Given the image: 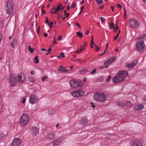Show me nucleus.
I'll use <instances>...</instances> for the list:
<instances>
[{
    "label": "nucleus",
    "mask_w": 146,
    "mask_h": 146,
    "mask_svg": "<svg viewBox=\"0 0 146 146\" xmlns=\"http://www.w3.org/2000/svg\"><path fill=\"white\" fill-rule=\"evenodd\" d=\"M129 74L127 71H122L119 72L118 74L113 78V81L115 83L122 81L125 79Z\"/></svg>",
    "instance_id": "f257e3e1"
},
{
    "label": "nucleus",
    "mask_w": 146,
    "mask_h": 146,
    "mask_svg": "<svg viewBox=\"0 0 146 146\" xmlns=\"http://www.w3.org/2000/svg\"><path fill=\"white\" fill-rule=\"evenodd\" d=\"M94 99L96 101L102 102H104L106 100V96L103 93H96L94 96Z\"/></svg>",
    "instance_id": "f03ea898"
},
{
    "label": "nucleus",
    "mask_w": 146,
    "mask_h": 146,
    "mask_svg": "<svg viewBox=\"0 0 146 146\" xmlns=\"http://www.w3.org/2000/svg\"><path fill=\"white\" fill-rule=\"evenodd\" d=\"M84 92L80 89L73 91L71 93V95L74 97H82L84 95Z\"/></svg>",
    "instance_id": "7ed1b4c3"
},
{
    "label": "nucleus",
    "mask_w": 146,
    "mask_h": 146,
    "mask_svg": "<svg viewBox=\"0 0 146 146\" xmlns=\"http://www.w3.org/2000/svg\"><path fill=\"white\" fill-rule=\"evenodd\" d=\"M130 27L136 29L139 27V23L137 20L134 19H131L129 23Z\"/></svg>",
    "instance_id": "20e7f679"
},
{
    "label": "nucleus",
    "mask_w": 146,
    "mask_h": 146,
    "mask_svg": "<svg viewBox=\"0 0 146 146\" xmlns=\"http://www.w3.org/2000/svg\"><path fill=\"white\" fill-rule=\"evenodd\" d=\"M16 78L14 74H11L9 78V81L10 84L11 86H16L18 83Z\"/></svg>",
    "instance_id": "39448f33"
},
{
    "label": "nucleus",
    "mask_w": 146,
    "mask_h": 146,
    "mask_svg": "<svg viewBox=\"0 0 146 146\" xmlns=\"http://www.w3.org/2000/svg\"><path fill=\"white\" fill-rule=\"evenodd\" d=\"M13 7V5L12 2L10 1H8L5 8L7 13L8 14L11 13L12 11Z\"/></svg>",
    "instance_id": "423d86ee"
},
{
    "label": "nucleus",
    "mask_w": 146,
    "mask_h": 146,
    "mask_svg": "<svg viewBox=\"0 0 146 146\" xmlns=\"http://www.w3.org/2000/svg\"><path fill=\"white\" fill-rule=\"evenodd\" d=\"M29 120V116L27 114H23L21 116L20 122L22 124L25 125L27 124Z\"/></svg>",
    "instance_id": "0eeeda50"
},
{
    "label": "nucleus",
    "mask_w": 146,
    "mask_h": 146,
    "mask_svg": "<svg viewBox=\"0 0 146 146\" xmlns=\"http://www.w3.org/2000/svg\"><path fill=\"white\" fill-rule=\"evenodd\" d=\"M145 44L144 42L141 41L139 42L137 44V50L139 51H142L144 48Z\"/></svg>",
    "instance_id": "6e6552de"
},
{
    "label": "nucleus",
    "mask_w": 146,
    "mask_h": 146,
    "mask_svg": "<svg viewBox=\"0 0 146 146\" xmlns=\"http://www.w3.org/2000/svg\"><path fill=\"white\" fill-rule=\"evenodd\" d=\"M64 9L63 7H57L56 8L52 7V8L51 9L50 12V13L52 14H56L58 13V11L62 10Z\"/></svg>",
    "instance_id": "1a4fd4ad"
},
{
    "label": "nucleus",
    "mask_w": 146,
    "mask_h": 146,
    "mask_svg": "<svg viewBox=\"0 0 146 146\" xmlns=\"http://www.w3.org/2000/svg\"><path fill=\"white\" fill-rule=\"evenodd\" d=\"M21 141L19 138L15 139L12 142L11 146H19L21 144Z\"/></svg>",
    "instance_id": "9d476101"
},
{
    "label": "nucleus",
    "mask_w": 146,
    "mask_h": 146,
    "mask_svg": "<svg viewBox=\"0 0 146 146\" xmlns=\"http://www.w3.org/2000/svg\"><path fill=\"white\" fill-rule=\"evenodd\" d=\"M38 100V99L37 98L35 95H32L30 97L29 101L32 104H34Z\"/></svg>",
    "instance_id": "9b49d317"
},
{
    "label": "nucleus",
    "mask_w": 146,
    "mask_h": 146,
    "mask_svg": "<svg viewBox=\"0 0 146 146\" xmlns=\"http://www.w3.org/2000/svg\"><path fill=\"white\" fill-rule=\"evenodd\" d=\"M16 78L17 81L19 83H23L25 80V78L24 76H22L21 73L18 74Z\"/></svg>",
    "instance_id": "f8f14e48"
},
{
    "label": "nucleus",
    "mask_w": 146,
    "mask_h": 146,
    "mask_svg": "<svg viewBox=\"0 0 146 146\" xmlns=\"http://www.w3.org/2000/svg\"><path fill=\"white\" fill-rule=\"evenodd\" d=\"M137 62V60H134L132 63H127L126 65V66L128 68H132L136 64Z\"/></svg>",
    "instance_id": "ddd939ff"
},
{
    "label": "nucleus",
    "mask_w": 146,
    "mask_h": 146,
    "mask_svg": "<svg viewBox=\"0 0 146 146\" xmlns=\"http://www.w3.org/2000/svg\"><path fill=\"white\" fill-rule=\"evenodd\" d=\"M31 130L32 134L34 135H35L38 133V129L36 127H32Z\"/></svg>",
    "instance_id": "4468645a"
},
{
    "label": "nucleus",
    "mask_w": 146,
    "mask_h": 146,
    "mask_svg": "<svg viewBox=\"0 0 146 146\" xmlns=\"http://www.w3.org/2000/svg\"><path fill=\"white\" fill-rule=\"evenodd\" d=\"M142 143L140 141L135 140L131 142V146H142Z\"/></svg>",
    "instance_id": "2eb2a0df"
},
{
    "label": "nucleus",
    "mask_w": 146,
    "mask_h": 146,
    "mask_svg": "<svg viewBox=\"0 0 146 146\" xmlns=\"http://www.w3.org/2000/svg\"><path fill=\"white\" fill-rule=\"evenodd\" d=\"M77 80L74 81V80H71L70 82V84L71 87L72 88H76V84L77 83Z\"/></svg>",
    "instance_id": "dca6fc26"
},
{
    "label": "nucleus",
    "mask_w": 146,
    "mask_h": 146,
    "mask_svg": "<svg viewBox=\"0 0 146 146\" xmlns=\"http://www.w3.org/2000/svg\"><path fill=\"white\" fill-rule=\"evenodd\" d=\"M116 59V57L115 56L111 57L110 59L104 62V64L106 65H108V64L111 63L113 61L115 60Z\"/></svg>",
    "instance_id": "f3484780"
},
{
    "label": "nucleus",
    "mask_w": 146,
    "mask_h": 146,
    "mask_svg": "<svg viewBox=\"0 0 146 146\" xmlns=\"http://www.w3.org/2000/svg\"><path fill=\"white\" fill-rule=\"evenodd\" d=\"M144 108L143 105L142 104H139L135 106L134 108L135 110H143Z\"/></svg>",
    "instance_id": "a211bd4d"
},
{
    "label": "nucleus",
    "mask_w": 146,
    "mask_h": 146,
    "mask_svg": "<svg viewBox=\"0 0 146 146\" xmlns=\"http://www.w3.org/2000/svg\"><path fill=\"white\" fill-rule=\"evenodd\" d=\"M46 136L48 139H52L54 138L55 135L53 133L51 132L48 134Z\"/></svg>",
    "instance_id": "6ab92c4d"
},
{
    "label": "nucleus",
    "mask_w": 146,
    "mask_h": 146,
    "mask_svg": "<svg viewBox=\"0 0 146 146\" xmlns=\"http://www.w3.org/2000/svg\"><path fill=\"white\" fill-rule=\"evenodd\" d=\"M59 71L61 73H64L65 72H68V70H66L65 67H63L62 66H60L58 68Z\"/></svg>",
    "instance_id": "aec40b11"
},
{
    "label": "nucleus",
    "mask_w": 146,
    "mask_h": 146,
    "mask_svg": "<svg viewBox=\"0 0 146 146\" xmlns=\"http://www.w3.org/2000/svg\"><path fill=\"white\" fill-rule=\"evenodd\" d=\"M17 43V40L16 38H14L12 40L11 44V46L13 48H14L15 47V44Z\"/></svg>",
    "instance_id": "412c9836"
},
{
    "label": "nucleus",
    "mask_w": 146,
    "mask_h": 146,
    "mask_svg": "<svg viewBox=\"0 0 146 146\" xmlns=\"http://www.w3.org/2000/svg\"><path fill=\"white\" fill-rule=\"evenodd\" d=\"M80 122L82 124H86L88 122L87 117H84L82 118L80 120Z\"/></svg>",
    "instance_id": "4be33fe9"
},
{
    "label": "nucleus",
    "mask_w": 146,
    "mask_h": 146,
    "mask_svg": "<svg viewBox=\"0 0 146 146\" xmlns=\"http://www.w3.org/2000/svg\"><path fill=\"white\" fill-rule=\"evenodd\" d=\"M61 143V141L58 139L54 141L53 142L52 144L54 146H55L58 145L60 144Z\"/></svg>",
    "instance_id": "5701e85b"
},
{
    "label": "nucleus",
    "mask_w": 146,
    "mask_h": 146,
    "mask_svg": "<svg viewBox=\"0 0 146 146\" xmlns=\"http://www.w3.org/2000/svg\"><path fill=\"white\" fill-rule=\"evenodd\" d=\"M88 72V70L86 68L83 69L79 71L80 73L82 74H84Z\"/></svg>",
    "instance_id": "b1692460"
},
{
    "label": "nucleus",
    "mask_w": 146,
    "mask_h": 146,
    "mask_svg": "<svg viewBox=\"0 0 146 146\" xmlns=\"http://www.w3.org/2000/svg\"><path fill=\"white\" fill-rule=\"evenodd\" d=\"M83 85V83L81 81L77 80V83L76 84V88L79 87L80 88Z\"/></svg>",
    "instance_id": "393cba45"
},
{
    "label": "nucleus",
    "mask_w": 146,
    "mask_h": 146,
    "mask_svg": "<svg viewBox=\"0 0 146 146\" xmlns=\"http://www.w3.org/2000/svg\"><path fill=\"white\" fill-rule=\"evenodd\" d=\"M76 35L80 38H82L83 37L82 33L80 32H76Z\"/></svg>",
    "instance_id": "a878e982"
},
{
    "label": "nucleus",
    "mask_w": 146,
    "mask_h": 146,
    "mask_svg": "<svg viewBox=\"0 0 146 146\" xmlns=\"http://www.w3.org/2000/svg\"><path fill=\"white\" fill-rule=\"evenodd\" d=\"M34 62L36 63H38L39 62V60H38V56H36L34 58Z\"/></svg>",
    "instance_id": "bb28decb"
},
{
    "label": "nucleus",
    "mask_w": 146,
    "mask_h": 146,
    "mask_svg": "<svg viewBox=\"0 0 146 146\" xmlns=\"http://www.w3.org/2000/svg\"><path fill=\"white\" fill-rule=\"evenodd\" d=\"M28 50L31 53H32L34 52V48H31V46L30 45H29L28 46Z\"/></svg>",
    "instance_id": "cd10ccee"
},
{
    "label": "nucleus",
    "mask_w": 146,
    "mask_h": 146,
    "mask_svg": "<svg viewBox=\"0 0 146 146\" xmlns=\"http://www.w3.org/2000/svg\"><path fill=\"white\" fill-rule=\"evenodd\" d=\"M124 105H125L127 106H131V104L130 102L128 101L127 102H125L124 101Z\"/></svg>",
    "instance_id": "c85d7f7f"
},
{
    "label": "nucleus",
    "mask_w": 146,
    "mask_h": 146,
    "mask_svg": "<svg viewBox=\"0 0 146 146\" xmlns=\"http://www.w3.org/2000/svg\"><path fill=\"white\" fill-rule=\"evenodd\" d=\"M114 23L113 22H111L109 25V27L110 29H111L113 28Z\"/></svg>",
    "instance_id": "c756f323"
},
{
    "label": "nucleus",
    "mask_w": 146,
    "mask_h": 146,
    "mask_svg": "<svg viewBox=\"0 0 146 146\" xmlns=\"http://www.w3.org/2000/svg\"><path fill=\"white\" fill-rule=\"evenodd\" d=\"M29 80L31 82H33L35 81V78L33 77H30L29 78Z\"/></svg>",
    "instance_id": "7c9ffc66"
},
{
    "label": "nucleus",
    "mask_w": 146,
    "mask_h": 146,
    "mask_svg": "<svg viewBox=\"0 0 146 146\" xmlns=\"http://www.w3.org/2000/svg\"><path fill=\"white\" fill-rule=\"evenodd\" d=\"M64 15H66V18L68 17L70 15L69 13H66L67 11L66 10H64Z\"/></svg>",
    "instance_id": "2f4dec72"
},
{
    "label": "nucleus",
    "mask_w": 146,
    "mask_h": 146,
    "mask_svg": "<svg viewBox=\"0 0 146 146\" xmlns=\"http://www.w3.org/2000/svg\"><path fill=\"white\" fill-rule=\"evenodd\" d=\"M100 18L102 23H104L106 21V19L103 17H101Z\"/></svg>",
    "instance_id": "473e14b6"
},
{
    "label": "nucleus",
    "mask_w": 146,
    "mask_h": 146,
    "mask_svg": "<svg viewBox=\"0 0 146 146\" xmlns=\"http://www.w3.org/2000/svg\"><path fill=\"white\" fill-rule=\"evenodd\" d=\"M0 137H1V139H3L5 137L4 134L3 133H1L0 134Z\"/></svg>",
    "instance_id": "72a5a7b5"
},
{
    "label": "nucleus",
    "mask_w": 146,
    "mask_h": 146,
    "mask_svg": "<svg viewBox=\"0 0 146 146\" xmlns=\"http://www.w3.org/2000/svg\"><path fill=\"white\" fill-rule=\"evenodd\" d=\"M146 37V35L145 34H143V35H141L139 37H138L137 38L138 39H140L142 38H144Z\"/></svg>",
    "instance_id": "f704fd0d"
},
{
    "label": "nucleus",
    "mask_w": 146,
    "mask_h": 146,
    "mask_svg": "<svg viewBox=\"0 0 146 146\" xmlns=\"http://www.w3.org/2000/svg\"><path fill=\"white\" fill-rule=\"evenodd\" d=\"M97 3L99 4H101L103 3V0H96Z\"/></svg>",
    "instance_id": "c9c22d12"
},
{
    "label": "nucleus",
    "mask_w": 146,
    "mask_h": 146,
    "mask_svg": "<svg viewBox=\"0 0 146 146\" xmlns=\"http://www.w3.org/2000/svg\"><path fill=\"white\" fill-rule=\"evenodd\" d=\"M124 101L122 102H119L118 103L117 105L119 106H122L124 105Z\"/></svg>",
    "instance_id": "e433bc0d"
},
{
    "label": "nucleus",
    "mask_w": 146,
    "mask_h": 146,
    "mask_svg": "<svg viewBox=\"0 0 146 146\" xmlns=\"http://www.w3.org/2000/svg\"><path fill=\"white\" fill-rule=\"evenodd\" d=\"M114 29H116V31H115V30H114L113 31L114 32H116L118 29V27L117 26V24H116L115 25V27H114Z\"/></svg>",
    "instance_id": "4c0bfd02"
},
{
    "label": "nucleus",
    "mask_w": 146,
    "mask_h": 146,
    "mask_svg": "<svg viewBox=\"0 0 146 146\" xmlns=\"http://www.w3.org/2000/svg\"><path fill=\"white\" fill-rule=\"evenodd\" d=\"M95 46L96 49V51H98L100 49V47H98L96 45H95Z\"/></svg>",
    "instance_id": "58836bf2"
},
{
    "label": "nucleus",
    "mask_w": 146,
    "mask_h": 146,
    "mask_svg": "<svg viewBox=\"0 0 146 146\" xmlns=\"http://www.w3.org/2000/svg\"><path fill=\"white\" fill-rule=\"evenodd\" d=\"M48 77V76H44L42 77V80L43 81H44V80Z\"/></svg>",
    "instance_id": "ea45409f"
},
{
    "label": "nucleus",
    "mask_w": 146,
    "mask_h": 146,
    "mask_svg": "<svg viewBox=\"0 0 146 146\" xmlns=\"http://www.w3.org/2000/svg\"><path fill=\"white\" fill-rule=\"evenodd\" d=\"M60 55L61 57H62L63 58H64L65 57L64 55V53L63 52H61Z\"/></svg>",
    "instance_id": "a19ab883"
},
{
    "label": "nucleus",
    "mask_w": 146,
    "mask_h": 146,
    "mask_svg": "<svg viewBox=\"0 0 146 146\" xmlns=\"http://www.w3.org/2000/svg\"><path fill=\"white\" fill-rule=\"evenodd\" d=\"M84 6H83L80 8V13L79 14H80L83 11V9H84Z\"/></svg>",
    "instance_id": "79ce46f5"
},
{
    "label": "nucleus",
    "mask_w": 146,
    "mask_h": 146,
    "mask_svg": "<svg viewBox=\"0 0 146 146\" xmlns=\"http://www.w3.org/2000/svg\"><path fill=\"white\" fill-rule=\"evenodd\" d=\"M119 35V33H118L117 35L114 37V38L115 40H116L117 39Z\"/></svg>",
    "instance_id": "37998d69"
},
{
    "label": "nucleus",
    "mask_w": 146,
    "mask_h": 146,
    "mask_svg": "<svg viewBox=\"0 0 146 146\" xmlns=\"http://www.w3.org/2000/svg\"><path fill=\"white\" fill-rule=\"evenodd\" d=\"M96 69H94L93 71L91 72V73L92 74H94L96 73Z\"/></svg>",
    "instance_id": "c03bdc74"
},
{
    "label": "nucleus",
    "mask_w": 146,
    "mask_h": 146,
    "mask_svg": "<svg viewBox=\"0 0 146 146\" xmlns=\"http://www.w3.org/2000/svg\"><path fill=\"white\" fill-rule=\"evenodd\" d=\"M91 105H92V108H94L95 107V106L94 105V104L93 102H91L90 103Z\"/></svg>",
    "instance_id": "a18cd8bd"
},
{
    "label": "nucleus",
    "mask_w": 146,
    "mask_h": 146,
    "mask_svg": "<svg viewBox=\"0 0 146 146\" xmlns=\"http://www.w3.org/2000/svg\"><path fill=\"white\" fill-rule=\"evenodd\" d=\"M111 78V76H109L108 77V78L106 80V81L107 82L109 81Z\"/></svg>",
    "instance_id": "49530a36"
},
{
    "label": "nucleus",
    "mask_w": 146,
    "mask_h": 146,
    "mask_svg": "<svg viewBox=\"0 0 146 146\" xmlns=\"http://www.w3.org/2000/svg\"><path fill=\"white\" fill-rule=\"evenodd\" d=\"M57 44V42L55 41H54L53 42L51 46H52L53 45Z\"/></svg>",
    "instance_id": "de8ad7c7"
},
{
    "label": "nucleus",
    "mask_w": 146,
    "mask_h": 146,
    "mask_svg": "<svg viewBox=\"0 0 146 146\" xmlns=\"http://www.w3.org/2000/svg\"><path fill=\"white\" fill-rule=\"evenodd\" d=\"M62 38L61 36H58V40L59 41L61 40L62 39Z\"/></svg>",
    "instance_id": "09e8293b"
},
{
    "label": "nucleus",
    "mask_w": 146,
    "mask_h": 146,
    "mask_svg": "<svg viewBox=\"0 0 146 146\" xmlns=\"http://www.w3.org/2000/svg\"><path fill=\"white\" fill-rule=\"evenodd\" d=\"M58 7H63L64 9V7L62 6L61 3H58Z\"/></svg>",
    "instance_id": "8fccbe9b"
},
{
    "label": "nucleus",
    "mask_w": 146,
    "mask_h": 146,
    "mask_svg": "<svg viewBox=\"0 0 146 146\" xmlns=\"http://www.w3.org/2000/svg\"><path fill=\"white\" fill-rule=\"evenodd\" d=\"M85 47L84 46L81 47V49L80 50V52H81L84 49Z\"/></svg>",
    "instance_id": "3c124183"
},
{
    "label": "nucleus",
    "mask_w": 146,
    "mask_h": 146,
    "mask_svg": "<svg viewBox=\"0 0 146 146\" xmlns=\"http://www.w3.org/2000/svg\"><path fill=\"white\" fill-rule=\"evenodd\" d=\"M75 25H76L78 27L80 28V25L78 23H76L75 24Z\"/></svg>",
    "instance_id": "603ef678"
},
{
    "label": "nucleus",
    "mask_w": 146,
    "mask_h": 146,
    "mask_svg": "<svg viewBox=\"0 0 146 146\" xmlns=\"http://www.w3.org/2000/svg\"><path fill=\"white\" fill-rule=\"evenodd\" d=\"M45 23H46V24L48 23V18L47 17L46 18V20L45 21Z\"/></svg>",
    "instance_id": "864d4df0"
},
{
    "label": "nucleus",
    "mask_w": 146,
    "mask_h": 146,
    "mask_svg": "<svg viewBox=\"0 0 146 146\" xmlns=\"http://www.w3.org/2000/svg\"><path fill=\"white\" fill-rule=\"evenodd\" d=\"M26 101V99L24 98V97L23 98V100L22 101V102L23 103H25V102Z\"/></svg>",
    "instance_id": "5fc2aeb1"
},
{
    "label": "nucleus",
    "mask_w": 146,
    "mask_h": 146,
    "mask_svg": "<svg viewBox=\"0 0 146 146\" xmlns=\"http://www.w3.org/2000/svg\"><path fill=\"white\" fill-rule=\"evenodd\" d=\"M117 6L118 7H119L120 8V9H121V8L122 7H121V6L120 5L118 4L117 5Z\"/></svg>",
    "instance_id": "6e6d98bb"
},
{
    "label": "nucleus",
    "mask_w": 146,
    "mask_h": 146,
    "mask_svg": "<svg viewBox=\"0 0 146 146\" xmlns=\"http://www.w3.org/2000/svg\"><path fill=\"white\" fill-rule=\"evenodd\" d=\"M111 10L112 11H114V6H111Z\"/></svg>",
    "instance_id": "4d7b16f0"
},
{
    "label": "nucleus",
    "mask_w": 146,
    "mask_h": 146,
    "mask_svg": "<svg viewBox=\"0 0 146 146\" xmlns=\"http://www.w3.org/2000/svg\"><path fill=\"white\" fill-rule=\"evenodd\" d=\"M94 44V45L95 46V45H96L94 43V40H91V44Z\"/></svg>",
    "instance_id": "13d9d810"
},
{
    "label": "nucleus",
    "mask_w": 146,
    "mask_h": 146,
    "mask_svg": "<svg viewBox=\"0 0 146 146\" xmlns=\"http://www.w3.org/2000/svg\"><path fill=\"white\" fill-rule=\"evenodd\" d=\"M75 6V5H74V3H73V4L72 5L71 8H73Z\"/></svg>",
    "instance_id": "bf43d9fd"
},
{
    "label": "nucleus",
    "mask_w": 146,
    "mask_h": 146,
    "mask_svg": "<svg viewBox=\"0 0 146 146\" xmlns=\"http://www.w3.org/2000/svg\"><path fill=\"white\" fill-rule=\"evenodd\" d=\"M44 35L45 37H46L48 36V34L46 33H44Z\"/></svg>",
    "instance_id": "052dcab7"
},
{
    "label": "nucleus",
    "mask_w": 146,
    "mask_h": 146,
    "mask_svg": "<svg viewBox=\"0 0 146 146\" xmlns=\"http://www.w3.org/2000/svg\"><path fill=\"white\" fill-rule=\"evenodd\" d=\"M104 7V6L103 5H102L99 7V9H102Z\"/></svg>",
    "instance_id": "680f3d73"
},
{
    "label": "nucleus",
    "mask_w": 146,
    "mask_h": 146,
    "mask_svg": "<svg viewBox=\"0 0 146 146\" xmlns=\"http://www.w3.org/2000/svg\"><path fill=\"white\" fill-rule=\"evenodd\" d=\"M31 74L33 75L34 73V72L33 70H32V71H31Z\"/></svg>",
    "instance_id": "e2e57ef3"
},
{
    "label": "nucleus",
    "mask_w": 146,
    "mask_h": 146,
    "mask_svg": "<svg viewBox=\"0 0 146 146\" xmlns=\"http://www.w3.org/2000/svg\"><path fill=\"white\" fill-rule=\"evenodd\" d=\"M87 42H85L84 43V44L85 45L84 46V47H85L86 46H87Z\"/></svg>",
    "instance_id": "0e129e2a"
},
{
    "label": "nucleus",
    "mask_w": 146,
    "mask_h": 146,
    "mask_svg": "<svg viewBox=\"0 0 146 146\" xmlns=\"http://www.w3.org/2000/svg\"><path fill=\"white\" fill-rule=\"evenodd\" d=\"M70 6L69 5L67 7V9L68 10H69L70 9Z\"/></svg>",
    "instance_id": "69168bd1"
},
{
    "label": "nucleus",
    "mask_w": 146,
    "mask_h": 146,
    "mask_svg": "<svg viewBox=\"0 0 146 146\" xmlns=\"http://www.w3.org/2000/svg\"><path fill=\"white\" fill-rule=\"evenodd\" d=\"M84 0H83L81 2L80 4L82 5L84 3Z\"/></svg>",
    "instance_id": "338daca9"
},
{
    "label": "nucleus",
    "mask_w": 146,
    "mask_h": 146,
    "mask_svg": "<svg viewBox=\"0 0 146 146\" xmlns=\"http://www.w3.org/2000/svg\"><path fill=\"white\" fill-rule=\"evenodd\" d=\"M51 48H50V49L48 50L47 51V52H51L50 51H51Z\"/></svg>",
    "instance_id": "774afa93"
}]
</instances>
